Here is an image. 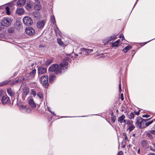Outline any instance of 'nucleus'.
Masks as SVG:
<instances>
[{"label": "nucleus", "instance_id": "6", "mask_svg": "<svg viewBox=\"0 0 155 155\" xmlns=\"http://www.w3.org/2000/svg\"><path fill=\"white\" fill-rule=\"evenodd\" d=\"M19 108L21 111L23 113H28L30 112V109L27 106L21 105L20 106Z\"/></svg>", "mask_w": 155, "mask_h": 155}, {"label": "nucleus", "instance_id": "58", "mask_svg": "<svg viewBox=\"0 0 155 155\" xmlns=\"http://www.w3.org/2000/svg\"><path fill=\"white\" fill-rule=\"evenodd\" d=\"M50 112L53 115H55L54 114V112H52V111H50Z\"/></svg>", "mask_w": 155, "mask_h": 155}, {"label": "nucleus", "instance_id": "4", "mask_svg": "<svg viewBox=\"0 0 155 155\" xmlns=\"http://www.w3.org/2000/svg\"><path fill=\"white\" fill-rule=\"evenodd\" d=\"M12 22L11 19L9 18H4L2 21L1 24L5 26H9Z\"/></svg>", "mask_w": 155, "mask_h": 155}, {"label": "nucleus", "instance_id": "49", "mask_svg": "<svg viewBox=\"0 0 155 155\" xmlns=\"http://www.w3.org/2000/svg\"><path fill=\"white\" fill-rule=\"evenodd\" d=\"M117 155H123V152L122 151L119 152Z\"/></svg>", "mask_w": 155, "mask_h": 155}, {"label": "nucleus", "instance_id": "34", "mask_svg": "<svg viewBox=\"0 0 155 155\" xmlns=\"http://www.w3.org/2000/svg\"><path fill=\"white\" fill-rule=\"evenodd\" d=\"M146 135L147 137H149L150 138L153 139V137L151 134L150 132L149 133H148Z\"/></svg>", "mask_w": 155, "mask_h": 155}, {"label": "nucleus", "instance_id": "44", "mask_svg": "<svg viewBox=\"0 0 155 155\" xmlns=\"http://www.w3.org/2000/svg\"><path fill=\"white\" fill-rule=\"evenodd\" d=\"M131 48V47L130 46H127L124 48V49H126L127 51L129 50Z\"/></svg>", "mask_w": 155, "mask_h": 155}, {"label": "nucleus", "instance_id": "17", "mask_svg": "<svg viewBox=\"0 0 155 155\" xmlns=\"http://www.w3.org/2000/svg\"><path fill=\"white\" fill-rule=\"evenodd\" d=\"M24 12V10L23 8H19L16 10V13L20 15L22 14Z\"/></svg>", "mask_w": 155, "mask_h": 155}, {"label": "nucleus", "instance_id": "64", "mask_svg": "<svg viewBox=\"0 0 155 155\" xmlns=\"http://www.w3.org/2000/svg\"><path fill=\"white\" fill-rule=\"evenodd\" d=\"M153 120V121H155V118Z\"/></svg>", "mask_w": 155, "mask_h": 155}, {"label": "nucleus", "instance_id": "15", "mask_svg": "<svg viewBox=\"0 0 155 155\" xmlns=\"http://www.w3.org/2000/svg\"><path fill=\"white\" fill-rule=\"evenodd\" d=\"M142 120V118L141 117H138L137 119V121L136 123V126L137 127L141 128V120Z\"/></svg>", "mask_w": 155, "mask_h": 155}, {"label": "nucleus", "instance_id": "2", "mask_svg": "<svg viewBox=\"0 0 155 155\" xmlns=\"http://www.w3.org/2000/svg\"><path fill=\"white\" fill-rule=\"evenodd\" d=\"M48 79V77L46 75L43 76L40 79L41 83L45 88H47L48 87L49 84Z\"/></svg>", "mask_w": 155, "mask_h": 155}, {"label": "nucleus", "instance_id": "1", "mask_svg": "<svg viewBox=\"0 0 155 155\" xmlns=\"http://www.w3.org/2000/svg\"><path fill=\"white\" fill-rule=\"evenodd\" d=\"M68 68V62L64 61L59 65L56 64H52L49 68L48 70L56 74H60L64 72L65 70L67 69Z\"/></svg>", "mask_w": 155, "mask_h": 155}, {"label": "nucleus", "instance_id": "9", "mask_svg": "<svg viewBox=\"0 0 155 155\" xmlns=\"http://www.w3.org/2000/svg\"><path fill=\"white\" fill-rule=\"evenodd\" d=\"M117 36L114 35L108 38H106L104 40V42L105 44H107L108 42L111 41L113 39H114L117 38Z\"/></svg>", "mask_w": 155, "mask_h": 155}, {"label": "nucleus", "instance_id": "47", "mask_svg": "<svg viewBox=\"0 0 155 155\" xmlns=\"http://www.w3.org/2000/svg\"><path fill=\"white\" fill-rule=\"evenodd\" d=\"M4 91L2 90H0V97L3 94Z\"/></svg>", "mask_w": 155, "mask_h": 155}, {"label": "nucleus", "instance_id": "43", "mask_svg": "<svg viewBox=\"0 0 155 155\" xmlns=\"http://www.w3.org/2000/svg\"><path fill=\"white\" fill-rule=\"evenodd\" d=\"M9 82V81H5L3 82H2V83H1V85L3 86L5 84H7Z\"/></svg>", "mask_w": 155, "mask_h": 155}, {"label": "nucleus", "instance_id": "45", "mask_svg": "<svg viewBox=\"0 0 155 155\" xmlns=\"http://www.w3.org/2000/svg\"><path fill=\"white\" fill-rule=\"evenodd\" d=\"M150 132L151 134L154 135H155V130H152L150 131Z\"/></svg>", "mask_w": 155, "mask_h": 155}, {"label": "nucleus", "instance_id": "22", "mask_svg": "<svg viewBox=\"0 0 155 155\" xmlns=\"http://www.w3.org/2000/svg\"><path fill=\"white\" fill-rule=\"evenodd\" d=\"M55 76L54 75H51L49 78V81L50 83H52L55 80Z\"/></svg>", "mask_w": 155, "mask_h": 155}, {"label": "nucleus", "instance_id": "51", "mask_svg": "<svg viewBox=\"0 0 155 155\" xmlns=\"http://www.w3.org/2000/svg\"><path fill=\"white\" fill-rule=\"evenodd\" d=\"M121 99L122 101H123L124 100V95L123 93L121 94Z\"/></svg>", "mask_w": 155, "mask_h": 155}, {"label": "nucleus", "instance_id": "25", "mask_svg": "<svg viewBox=\"0 0 155 155\" xmlns=\"http://www.w3.org/2000/svg\"><path fill=\"white\" fill-rule=\"evenodd\" d=\"M141 145L143 147H146L147 146V141L145 140H143L141 142Z\"/></svg>", "mask_w": 155, "mask_h": 155}, {"label": "nucleus", "instance_id": "7", "mask_svg": "<svg viewBox=\"0 0 155 155\" xmlns=\"http://www.w3.org/2000/svg\"><path fill=\"white\" fill-rule=\"evenodd\" d=\"M2 102L3 104H10L11 101L9 98L6 95H5L2 96Z\"/></svg>", "mask_w": 155, "mask_h": 155}, {"label": "nucleus", "instance_id": "52", "mask_svg": "<svg viewBox=\"0 0 155 155\" xmlns=\"http://www.w3.org/2000/svg\"><path fill=\"white\" fill-rule=\"evenodd\" d=\"M26 83L25 82H23L22 84L21 85V87H22L23 86H25L26 85Z\"/></svg>", "mask_w": 155, "mask_h": 155}, {"label": "nucleus", "instance_id": "40", "mask_svg": "<svg viewBox=\"0 0 155 155\" xmlns=\"http://www.w3.org/2000/svg\"><path fill=\"white\" fill-rule=\"evenodd\" d=\"M119 92L120 93L121 92V81H119Z\"/></svg>", "mask_w": 155, "mask_h": 155}, {"label": "nucleus", "instance_id": "37", "mask_svg": "<svg viewBox=\"0 0 155 155\" xmlns=\"http://www.w3.org/2000/svg\"><path fill=\"white\" fill-rule=\"evenodd\" d=\"M134 118V114L132 112L130 114L129 118L130 119H133Z\"/></svg>", "mask_w": 155, "mask_h": 155}, {"label": "nucleus", "instance_id": "35", "mask_svg": "<svg viewBox=\"0 0 155 155\" xmlns=\"http://www.w3.org/2000/svg\"><path fill=\"white\" fill-rule=\"evenodd\" d=\"M5 9L6 11V13L8 15H9L10 14V12L9 11V8L8 7H6L5 8Z\"/></svg>", "mask_w": 155, "mask_h": 155}, {"label": "nucleus", "instance_id": "56", "mask_svg": "<svg viewBox=\"0 0 155 155\" xmlns=\"http://www.w3.org/2000/svg\"><path fill=\"white\" fill-rule=\"evenodd\" d=\"M137 153L138 154H140V149H139L137 152Z\"/></svg>", "mask_w": 155, "mask_h": 155}, {"label": "nucleus", "instance_id": "27", "mask_svg": "<svg viewBox=\"0 0 155 155\" xmlns=\"http://www.w3.org/2000/svg\"><path fill=\"white\" fill-rule=\"evenodd\" d=\"M119 40H118L117 41H116L114 43H113V44H112V47H117V46H118V45H119Z\"/></svg>", "mask_w": 155, "mask_h": 155}, {"label": "nucleus", "instance_id": "11", "mask_svg": "<svg viewBox=\"0 0 155 155\" xmlns=\"http://www.w3.org/2000/svg\"><path fill=\"white\" fill-rule=\"evenodd\" d=\"M7 92L8 94L12 97V98L13 97H14L15 93L11 88H9L7 89Z\"/></svg>", "mask_w": 155, "mask_h": 155}, {"label": "nucleus", "instance_id": "54", "mask_svg": "<svg viewBox=\"0 0 155 155\" xmlns=\"http://www.w3.org/2000/svg\"><path fill=\"white\" fill-rule=\"evenodd\" d=\"M147 155H155V153H150L147 154Z\"/></svg>", "mask_w": 155, "mask_h": 155}, {"label": "nucleus", "instance_id": "28", "mask_svg": "<svg viewBox=\"0 0 155 155\" xmlns=\"http://www.w3.org/2000/svg\"><path fill=\"white\" fill-rule=\"evenodd\" d=\"M135 127L134 124H131L130 125L128 128L129 132H130L133 130Z\"/></svg>", "mask_w": 155, "mask_h": 155}, {"label": "nucleus", "instance_id": "3", "mask_svg": "<svg viewBox=\"0 0 155 155\" xmlns=\"http://www.w3.org/2000/svg\"><path fill=\"white\" fill-rule=\"evenodd\" d=\"M24 24L27 26L31 25L33 23L32 19L29 16H25L23 19Z\"/></svg>", "mask_w": 155, "mask_h": 155}, {"label": "nucleus", "instance_id": "13", "mask_svg": "<svg viewBox=\"0 0 155 155\" xmlns=\"http://www.w3.org/2000/svg\"><path fill=\"white\" fill-rule=\"evenodd\" d=\"M151 118L147 119H144L142 118V120H141V128H145L146 127V122L147 121H148Z\"/></svg>", "mask_w": 155, "mask_h": 155}, {"label": "nucleus", "instance_id": "26", "mask_svg": "<svg viewBox=\"0 0 155 155\" xmlns=\"http://www.w3.org/2000/svg\"><path fill=\"white\" fill-rule=\"evenodd\" d=\"M32 15L34 18H37L39 16V13L38 12H34L32 13Z\"/></svg>", "mask_w": 155, "mask_h": 155}, {"label": "nucleus", "instance_id": "5", "mask_svg": "<svg viewBox=\"0 0 155 155\" xmlns=\"http://www.w3.org/2000/svg\"><path fill=\"white\" fill-rule=\"evenodd\" d=\"M80 50L83 52V53H84L86 55L89 54L91 52L94 51V52H97V51L95 49H89L83 48H81Z\"/></svg>", "mask_w": 155, "mask_h": 155}, {"label": "nucleus", "instance_id": "55", "mask_svg": "<svg viewBox=\"0 0 155 155\" xmlns=\"http://www.w3.org/2000/svg\"><path fill=\"white\" fill-rule=\"evenodd\" d=\"M127 50L126 49H124V48L123 50V51L124 52V53H126L127 52Z\"/></svg>", "mask_w": 155, "mask_h": 155}, {"label": "nucleus", "instance_id": "41", "mask_svg": "<svg viewBox=\"0 0 155 155\" xmlns=\"http://www.w3.org/2000/svg\"><path fill=\"white\" fill-rule=\"evenodd\" d=\"M116 118L115 116H112L111 117V120L112 121L114 122L116 120Z\"/></svg>", "mask_w": 155, "mask_h": 155}, {"label": "nucleus", "instance_id": "38", "mask_svg": "<svg viewBox=\"0 0 155 155\" xmlns=\"http://www.w3.org/2000/svg\"><path fill=\"white\" fill-rule=\"evenodd\" d=\"M37 95L40 98H42L43 97V94L41 92H39L37 93Z\"/></svg>", "mask_w": 155, "mask_h": 155}, {"label": "nucleus", "instance_id": "57", "mask_svg": "<svg viewBox=\"0 0 155 155\" xmlns=\"http://www.w3.org/2000/svg\"><path fill=\"white\" fill-rule=\"evenodd\" d=\"M122 37L123 38H124V35H120V38H121V37Z\"/></svg>", "mask_w": 155, "mask_h": 155}, {"label": "nucleus", "instance_id": "8", "mask_svg": "<svg viewBox=\"0 0 155 155\" xmlns=\"http://www.w3.org/2000/svg\"><path fill=\"white\" fill-rule=\"evenodd\" d=\"M26 33L28 35H31L35 33V30L31 27H27L25 30Z\"/></svg>", "mask_w": 155, "mask_h": 155}, {"label": "nucleus", "instance_id": "29", "mask_svg": "<svg viewBox=\"0 0 155 155\" xmlns=\"http://www.w3.org/2000/svg\"><path fill=\"white\" fill-rule=\"evenodd\" d=\"M36 70L35 69H33L30 73V75L32 77H34L36 73Z\"/></svg>", "mask_w": 155, "mask_h": 155}, {"label": "nucleus", "instance_id": "60", "mask_svg": "<svg viewBox=\"0 0 155 155\" xmlns=\"http://www.w3.org/2000/svg\"><path fill=\"white\" fill-rule=\"evenodd\" d=\"M113 114H114L112 112V113L111 114V115L112 117L113 116Z\"/></svg>", "mask_w": 155, "mask_h": 155}, {"label": "nucleus", "instance_id": "36", "mask_svg": "<svg viewBox=\"0 0 155 155\" xmlns=\"http://www.w3.org/2000/svg\"><path fill=\"white\" fill-rule=\"evenodd\" d=\"M123 135L124 137V139L125 140L128 141L129 140L126 134L124 133H123Z\"/></svg>", "mask_w": 155, "mask_h": 155}, {"label": "nucleus", "instance_id": "18", "mask_svg": "<svg viewBox=\"0 0 155 155\" xmlns=\"http://www.w3.org/2000/svg\"><path fill=\"white\" fill-rule=\"evenodd\" d=\"M28 103L30 106L32 108H34L35 107H36V105L34 103V101L33 99H30L28 101Z\"/></svg>", "mask_w": 155, "mask_h": 155}, {"label": "nucleus", "instance_id": "62", "mask_svg": "<svg viewBox=\"0 0 155 155\" xmlns=\"http://www.w3.org/2000/svg\"><path fill=\"white\" fill-rule=\"evenodd\" d=\"M123 122H126V120H124L123 121Z\"/></svg>", "mask_w": 155, "mask_h": 155}, {"label": "nucleus", "instance_id": "59", "mask_svg": "<svg viewBox=\"0 0 155 155\" xmlns=\"http://www.w3.org/2000/svg\"><path fill=\"white\" fill-rule=\"evenodd\" d=\"M138 0H137V1H136V3H135V5H134V7L135 6V5H136V4H137V2L138 1Z\"/></svg>", "mask_w": 155, "mask_h": 155}, {"label": "nucleus", "instance_id": "19", "mask_svg": "<svg viewBox=\"0 0 155 155\" xmlns=\"http://www.w3.org/2000/svg\"><path fill=\"white\" fill-rule=\"evenodd\" d=\"M26 2L25 0H19L17 2V4L18 6L24 5Z\"/></svg>", "mask_w": 155, "mask_h": 155}, {"label": "nucleus", "instance_id": "39", "mask_svg": "<svg viewBox=\"0 0 155 155\" xmlns=\"http://www.w3.org/2000/svg\"><path fill=\"white\" fill-rule=\"evenodd\" d=\"M153 120H151V121H149L148 122L146 123V127L152 124L153 123Z\"/></svg>", "mask_w": 155, "mask_h": 155}, {"label": "nucleus", "instance_id": "16", "mask_svg": "<svg viewBox=\"0 0 155 155\" xmlns=\"http://www.w3.org/2000/svg\"><path fill=\"white\" fill-rule=\"evenodd\" d=\"M33 6V3L31 2H27L26 4V9L28 10H29Z\"/></svg>", "mask_w": 155, "mask_h": 155}, {"label": "nucleus", "instance_id": "31", "mask_svg": "<svg viewBox=\"0 0 155 155\" xmlns=\"http://www.w3.org/2000/svg\"><path fill=\"white\" fill-rule=\"evenodd\" d=\"M14 28L13 27H10L8 30V32L10 33H13L14 32Z\"/></svg>", "mask_w": 155, "mask_h": 155}, {"label": "nucleus", "instance_id": "14", "mask_svg": "<svg viewBox=\"0 0 155 155\" xmlns=\"http://www.w3.org/2000/svg\"><path fill=\"white\" fill-rule=\"evenodd\" d=\"M45 21L43 20L39 21L37 23V26L38 28H42L44 26Z\"/></svg>", "mask_w": 155, "mask_h": 155}, {"label": "nucleus", "instance_id": "23", "mask_svg": "<svg viewBox=\"0 0 155 155\" xmlns=\"http://www.w3.org/2000/svg\"><path fill=\"white\" fill-rule=\"evenodd\" d=\"M125 116L124 114L122 115L120 117H119L118 119V122L122 123L123 122V121L124 120L125 118Z\"/></svg>", "mask_w": 155, "mask_h": 155}, {"label": "nucleus", "instance_id": "33", "mask_svg": "<svg viewBox=\"0 0 155 155\" xmlns=\"http://www.w3.org/2000/svg\"><path fill=\"white\" fill-rule=\"evenodd\" d=\"M51 22L53 24H55L56 23V21L54 17V15H52V16H51Z\"/></svg>", "mask_w": 155, "mask_h": 155}, {"label": "nucleus", "instance_id": "10", "mask_svg": "<svg viewBox=\"0 0 155 155\" xmlns=\"http://www.w3.org/2000/svg\"><path fill=\"white\" fill-rule=\"evenodd\" d=\"M47 69L45 68L41 67L38 69L39 75L44 74L46 72Z\"/></svg>", "mask_w": 155, "mask_h": 155}, {"label": "nucleus", "instance_id": "24", "mask_svg": "<svg viewBox=\"0 0 155 155\" xmlns=\"http://www.w3.org/2000/svg\"><path fill=\"white\" fill-rule=\"evenodd\" d=\"M57 43L58 44L61 45L62 46H65V45L64 43H63V41H61V40L60 38H58L57 39Z\"/></svg>", "mask_w": 155, "mask_h": 155}, {"label": "nucleus", "instance_id": "61", "mask_svg": "<svg viewBox=\"0 0 155 155\" xmlns=\"http://www.w3.org/2000/svg\"><path fill=\"white\" fill-rule=\"evenodd\" d=\"M48 111H49L50 112V111H51V110H50L48 107Z\"/></svg>", "mask_w": 155, "mask_h": 155}, {"label": "nucleus", "instance_id": "20", "mask_svg": "<svg viewBox=\"0 0 155 155\" xmlns=\"http://www.w3.org/2000/svg\"><path fill=\"white\" fill-rule=\"evenodd\" d=\"M29 88L27 87H25L24 89L23 90V93L26 96L28 95L29 93Z\"/></svg>", "mask_w": 155, "mask_h": 155}, {"label": "nucleus", "instance_id": "63", "mask_svg": "<svg viewBox=\"0 0 155 155\" xmlns=\"http://www.w3.org/2000/svg\"><path fill=\"white\" fill-rule=\"evenodd\" d=\"M135 134H133L132 135V136L133 137H135Z\"/></svg>", "mask_w": 155, "mask_h": 155}, {"label": "nucleus", "instance_id": "50", "mask_svg": "<svg viewBox=\"0 0 155 155\" xmlns=\"http://www.w3.org/2000/svg\"><path fill=\"white\" fill-rule=\"evenodd\" d=\"M133 121H128L127 122V124L129 125L133 124L132 123Z\"/></svg>", "mask_w": 155, "mask_h": 155}, {"label": "nucleus", "instance_id": "32", "mask_svg": "<svg viewBox=\"0 0 155 155\" xmlns=\"http://www.w3.org/2000/svg\"><path fill=\"white\" fill-rule=\"evenodd\" d=\"M24 80V78H21L18 79L17 80H15V81L17 83H21Z\"/></svg>", "mask_w": 155, "mask_h": 155}, {"label": "nucleus", "instance_id": "42", "mask_svg": "<svg viewBox=\"0 0 155 155\" xmlns=\"http://www.w3.org/2000/svg\"><path fill=\"white\" fill-rule=\"evenodd\" d=\"M31 94L33 95L34 97H35L36 95V92L34 90H32L31 92Z\"/></svg>", "mask_w": 155, "mask_h": 155}, {"label": "nucleus", "instance_id": "46", "mask_svg": "<svg viewBox=\"0 0 155 155\" xmlns=\"http://www.w3.org/2000/svg\"><path fill=\"white\" fill-rule=\"evenodd\" d=\"M140 110H139V111L137 112H135V114L137 115H138L140 114Z\"/></svg>", "mask_w": 155, "mask_h": 155}, {"label": "nucleus", "instance_id": "48", "mask_svg": "<svg viewBox=\"0 0 155 155\" xmlns=\"http://www.w3.org/2000/svg\"><path fill=\"white\" fill-rule=\"evenodd\" d=\"M150 116V115H148L147 114H145V115H142V117H143L148 118V117H149Z\"/></svg>", "mask_w": 155, "mask_h": 155}, {"label": "nucleus", "instance_id": "53", "mask_svg": "<svg viewBox=\"0 0 155 155\" xmlns=\"http://www.w3.org/2000/svg\"><path fill=\"white\" fill-rule=\"evenodd\" d=\"M153 145L154 146V149H151V150L153 151H155V143L153 144Z\"/></svg>", "mask_w": 155, "mask_h": 155}, {"label": "nucleus", "instance_id": "21", "mask_svg": "<svg viewBox=\"0 0 155 155\" xmlns=\"http://www.w3.org/2000/svg\"><path fill=\"white\" fill-rule=\"evenodd\" d=\"M56 27L54 28L55 32L57 36H60L61 35V32L59 30L58 28L57 27V25H56Z\"/></svg>", "mask_w": 155, "mask_h": 155}, {"label": "nucleus", "instance_id": "12", "mask_svg": "<svg viewBox=\"0 0 155 155\" xmlns=\"http://www.w3.org/2000/svg\"><path fill=\"white\" fill-rule=\"evenodd\" d=\"M41 7L40 2L38 1H36L35 2L34 7L35 10H39L40 9Z\"/></svg>", "mask_w": 155, "mask_h": 155}, {"label": "nucleus", "instance_id": "30", "mask_svg": "<svg viewBox=\"0 0 155 155\" xmlns=\"http://www.w3.org/2000/svg\"><path fill=\"white\" fill-rule=\"evenodd\" d=\"M53 62V60L52 59H50L47 60L46 63L45 64L46 65H49L50 64H51V63H52Z\"/></svg>", "mask_w": 155, "mask_h": 155}]
</instances>
